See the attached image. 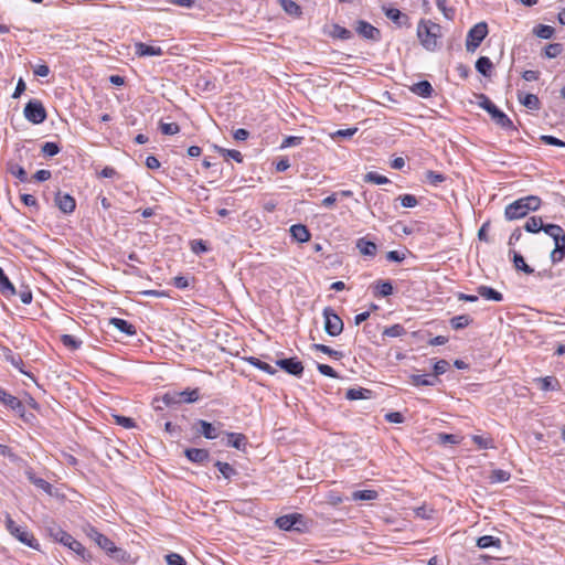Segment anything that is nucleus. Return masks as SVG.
Listing matches in <instances>:
<instances>
[{
  "instance_id": "nucleus-1",
  "label": "nucleus",
  "mask_w": 565,
  "mask_h": 565,
  "mask_svg": "<svg viewBox=\"0 0 565 565\" xmlns=\"http://www.w3.org/2000/svg\"><path fill=\"white\" fill-rule=\"evenodd\" d=\"M45 532L47 536L51 537L54 542L61 543L64 546L68 547L78 556H81L84 561H88L90 558V554L87 553L86 548L82 545V543L75 540L70 533L65 532L54 521H50L46 524Z\"/></svg>"
},
{
  "instance_id": "nucleus-2",
  "label": "nucleus",
  "mask_w": 565,
  "mask_h": 565,
  "mask_svg": "<svg viewBox=\"0 0 565 565\" xmlns=\"http://www.w3.org/2000/svg\"><path fill=\"white\" fill-rule=\"evenodd\" d=\"M541 204L542 200L536 195H527L520 198L505 206L504 217L508 221L523 218L530 212L537 211Z\"/></svg>"
},
{
  "instance_id": "nucleus-3",
  "label": "nucleus",
  "mask_w": 565,
  "mask_h": 565,
  "mask_svg": "<svg viewBox=\"0 0 565 565\" xmlns=\"http://www.w3.org/2000/svg\"><path fill=\"white\" fill-rule=\"evenodd\" d=\"M441 36V26L439 24L426 19L419 21L417 38L425 50L435 52L439 47V39Z\"/></svg>"
},
{
  "instance_id": "nucleus-4",
  "label": "nucleus",
  "mask_w": 565,
  "mask_h": 565,
  "mask_svg": "<svg viewBox=\"0 0 565 565\" xmlns=\"http://www.w3.org/2000/svg\"><path fill=\"white\" fill-rule=\"evenodd\" d=\"M324 318V331L330 337H338L342 333L344 323L339 315L331 307H326L322 311Z\"/></svg>"
},
{
  "instance_id": "nucleus-5",
  "label": "nucleus",
  "mask_w": 565,
  "mask_h": 565,
  "mask_svg": "<svg viewBox=\"0 0 565 565\" xmlns=\"http://www.w3.org/2000/svg\"><path fill=\"white\" fill-rule=\"evenodd\" d=\"M488 35V25L486 22L475 24L468 32L466 39V50L475 52Z\"/></svg>"
},
{
  "instance_id": "nucleus-6",
  "label": "nucleus",
  "mask_w": 565,
  "mask_h": 565,
  "mask_svg": "<svg viewBox=\"0 0 565 565\" xmlns=\"http://www.w3.org/2000/svg\"><path fill=\"white\" fill-rule=\"evenodd\" d=\"M24 117L32 124L39 125L46 120V110L39 99H31L24 107Z\"/></svg>"
},
{
  "instance_id": "nucleus-7",
  "label": "nucleus",
  "mask_w": 565,
  "mask_h": 565,
  "mask_svg": "<svg viewBox=\"0 0 565 565\" xmlns=\"http://www.w3.org/2000/svg\"><path fill=\"white\" fill-rule=\"evenodd\" d=\"M275 524L282 531L301 532L306 525L303 516L300 513H290L276 519Z\"/></svg>"
},
{
  "instance_id": "nucleus-8",
  "label": "nucleus",
  "mask_w": 565,
  "mask_h": 565,
  "mask_svg": "<svg viewBox=\"0 0 565 565\" xmlns=\"http://www.w3.org/2000/svg\"><path fill=\"white\" fill-rule=\"evenodd\" d=\"M276 365L286 373L300 377L303 373V365L297 358H286L276 361Z\"/></svg>"
},
{
  "instance_id": "nucleus-9",
  "label": "nucleus",
  "mask_w": 565,
  "mask_h": 565,
  "mask_svg": "<svg viewBox=\"0 0 565 565\" xmlns=\"http://www.w3.org/2000/svg\"><path fill=\"white\" fill-rule=\"evenodd\" d=\"M0 403L4 405L6 407L14 411L17 414H19L21 417H24L25 407L22 404V402L8 393L4 388L0 387Z\"/></svg>"
},
{
  "instance_id": "nucleus-10",
  "label": "nucleus",
  "mask_w": 565,
  "mask_h": 565,
  "mask_svg": "<svg viewBox=\"0 0 565 565\" xmlns=\"http://www.w3.org/2000/svg\"><path fill=\"white\" fill-rule=\"evenodd\" d=\"M491 119L502 129L504 130H518L514 126L513 121L509 118V116L503 113L499 107H493L489 113Z\"/></svg>"
},
{
  "instance_id": "nucleus-11",
  "label": "nucleus",
  "mask_w": 565,
  "mask_h": 565,
  "mask_svg": "<svg viewBox=\"0 0 565 565\" xmlns=\"http://www.w3.org/2000/svg\"><path fill=\"white\" fill-rule=\"evenodd\" d=\"M359 35L364 39L372 41H380L381 32L377 28L373 26L371 23L360 20L358 21V25L355 28Z\"/></svg>"
},
{
  "instance_id": "nucleus-12",
  "label": "nucleus",
  "mask_w": 565,
  "mask_h": 565,
  "mask_svg": "<svg viewBox=\"0 0 565 565\" xmlns=\"http://www.w3.org/2000/svg\"><path fill=\"white\" fill-rule=\"evenodd\" d=\"M184 456L189 461L198 465H204L211 458L210 451L203 448H186Z\"/></svg>"
},
{
  "instance_id": "nucleus-13",
  "label": "nucleus",
  "mask_w": 565,
  "mask_h": 565,
  "mask_svg": "<svg viewBox=\"0 0 565 565\" xmlns=\"http://www.w3.org/2000/svg\"><path fill=\"white\" fill-rule=\"evenodd\" d=\"M55 204L64 214H71L76 207L75 199L70 194H62L60 191L56 193Z\"/></svg>"
},
{
  "instance_id": "nucleus-14",
  "label": "nucleus",
  "mask_w": 565,
  "mask_h": 565,
  "mask_svg": "<svg viewBox=\"0 0 565 565\" xmlns=\"http://www.w3.org/2000/svg\"><path fill=\"white\" fill-rule=\"evenodd\" d=\"M12 536H14L22 544H24L31 548H34L36 551L40 550V544H39L38 540L24 526H19L18 532H14V534Z\"/></svg>"
},
{
  "instance_id": "nucleus-15",
  "label": "nucleus",
  "mask_w": 565,
  "mask_h": 565,
  "mask_svg": "<svg viewBox=\"0 0 565 565\" xmlns=\"http://www.w3.org/2000/svg\"><path fill=\"white\" fill-rule=\"evenodd\" d=\"M193 427L207 439H215L218 437L217 428L212 423L204 419L196 420Z\"/></svg>"
},
{
  "instance_id": "nucleus-16",
  "label": "nucleus",
  "mask_w": 565,
  "mask_h": 565,
  "mask_svg": "<svg viewBox=\"0 0 565 565\" xmlns=\"http://www.w3.org/2000/svg\"><path fill=\"white\" fill-rule=\"evenodd\" d=\"M135 53L139 57H143V56H161V55H163L164 52L160 46L146 44L143 42H137V43H135Z\"/></svg>"
},
{
  "instance_id": "nucleus-17",
  "label": "nucleus",
  "mask_w": 565,
  "mask_h": 565,
  "mask_svg": "<svg viewBox=\"0 0 565 565\" xmlns=\"http://www.w3.org/2000/svg\"><path fill=\"white\" fill-rule=\"evenodd\" d=\"M3 356L7 362H9L13 367L18 369L22 374H25L26 376L34 380V376L23 370V360L19 354L13 353V351L9 348L3 349Z\"/></svg>"
},
{
  "instance_id": "nucleus-18",
  "label": "nucleus",
  "mask_w": 565,
  "mask_h": 565,
  "mask_svg": "<svg viewBox=\"0 0 565 565\" xmlns=\"http://www.w3.org/2000/svg\"><path fill=\"white\" fill-rule=\"evenodd\" d=\"M162 402V404L167 407L178 405L182 403V394L179 392H168L161 398L156 397L153 404ZM156 411L163 409L161 405H153Z\"/></svg>"
},
{
  "instance_id": "nucleus-19",
  "label": "nucleus",
  "mask_w": 565,
  "mask_h": 565,
  "mask_svg": "<svg viewBox=\"0 0 565 565\" xmlns=\"http://www.w3.org/2000/svg\"><path fill=\"white\" fill-rule=\"evenodd\" d=\"M387 19L393 21L398 26H409V18L396 8H383Z\"/></svg>"
},
{
  "instance_id": "nucleus-20",
  "label": "nucleus",
  "mask_w": 565,
  "mask_h": 565,
  "mask_svg": "<svg viewBox=\"0 0 565 565\" xmlns=\"http://www.w3.org/2000/svg\"><path fill=\"white\" fill-rule=\"evenodd\" d=\"M87 535L96 542V544L108 552L111 547H114L113 541H110L106 535L98 532L95 527H89Z\"/></svg>"
},
{
  "instance_id": "nucleus-21",
  "label": "nucleus",
  "mask_w": 565,
  "mask_h": 565,
  "mask_svg": "<svg viewBox=\"0 0 565 565\" xmlns=\"http://www.w3.org/2000/svg\"><path fill=\"white\" fill-rule=\"evenodd\" d=\"M355 246L363 256L374 257L377 253V245L366 237L359 238Z\"/></svg>"
},
{
  "instance_id": "nucleus-22",
  "label": "nucleus",
  "mask_w": 565,
  "mask_h": 565,
  "mask_svg": "<svg viewBox=\"0 0 565 565\" xmlns=\"http://www.w3.org/2000/svg\"><path fill=\"white\" fill-rule=\"evenodd\" d=\"M374 297H387L393 294V285L390 280L380 279L372 285Z\"/></svg>"
},
{
  "instance_id": "nucleus-23",
  "label": "nucleus",
  "mask_w": 565,
  "mask_h": 565,
  "mask_svg": "<svg viewBox=\"0 0 565 565\" xmlns=\"http://www.w3.org/2000/svg\"><path fill=\"white\" fill-rule=\"evenodd\" d=\"M290 234L299 243H306L310 239L311 234L303 224H295L290 227Z\"/></svg>"
},
{
  "instance_id": "nucleus-24",
  "label": "nucleus",
  "mask_w": 565,
  "mask_h": 565,
  "mask_svg": "<svg viewBox=\"0 0 565 565\" xmlns=\"http://www.w3.org/2000/svg\"><path fill=\"white\" fill-rule=\"evenodd\" d=\"M477 292L479 296L483 297L487 300H491V301H495V302L503 300V295L500 291L493 289L492 287L486 286V285L479 286L477 288Z\"/></svg>"
},
{
  "instance_id": "nucleus-25",
  "label": "nucleus",
  "mask_w": 565,
  "mask_h": 565,
  "mask_svg": "<svg viewBox=\"0 0 565 565\" xmlns=\"http://www.w3.org/2000/svg\"><path fill=\"white\" fill-rule=\"evenodd\" d=\"M373 397V391L369 388L358 387L349 388L345 392V398L349 401L369 399Z\"/></svg>"
},
{
  "instance_id": "nucleus-26",
  "label": "nucleus",
  "mask_w": 565,
  "mask_h": 565,
  "mask_svg": "<svg viewBox=\"0 0 565 565\" xmlns=\"http://www.w3.org/2000/svg\"><path fill=\"white\" fill-rule=\"evenodd\" d=\"M109 323L127 335H135L137 332L134 324L121 318H111Z\"/></svg>"
},
{
  "instance_id": "nucleus-27",
  "label": "nucleus",
  "mask_w": 565,
  "mask_h": 565,
  "mask_svg": "<svg viewBox=\"0 0 565 565\" xmlns=\"http://www.w3.org/2000/svg\"><path fill=\"white\" fill-rule=\"evenodd\" d=\"M555 247L551 252L550 258L552 264H558L565 258V235L558 239L555 241Z\"/></svg>"
},
{
  "instance_id": "nucleus-28",
  "label": "nucleus",
  "mask_w": 565,
  "mask_h": 565,
  "mask_svg": "<svg viewBox=\"0 0 565 565\" xmlns=\"http://www.w3.org/2000/svg\"><path fill=\"white\" fill-rule=\"evenodd\" d=\"M440 380L434 375H411V383L415 386H435Z\"/></svg>"
},
{
  "instance_id": "nucleus-29",
  "label": "nucleus",
  "mask_w": 565,
  "mask_h": 565,
  "mask_svg": "<svg viewBox=\"0 0 565 565\" xmlns=\"http://www.w3.org/2000/svg\"><path fill=\"white\" fill-rule=\"evenodd\" d=\"M227 446H231L237 450H245L247 445V438L243 434L227 433Z\"/></svg>"
},
{
  "instance_id": "nucleus-30",
  "label": "nucleus",
  "mask_w": 565,
  "mask_h": 565,
  "mask_svg": "<svg viewBox=\"0 0 565 565\" xmlns=\"http://www.w3.org/2000/svg\"><path fill=\"white\" fill-rule=\"evenodd\" d=\"M411 90L423 98H428L431 96L434 88L428 81H420L418 83H415L411 87Z\"/></svg>"
},
{
  "instance_id": "nucleus-31",
  "label": "nucleus",
  "mask_w": 565,
  "mask_h": 565,
  "mask_svg": "<svg viewBox=\"0 0 565 565\" xmlns=\"http://www.w3.org/2000/svg\"><path fill=\"white\" fill-rule=\"evenodd\" d=\"M519 102L531 110H539L541 108V102L539 97L534 94H518Z\"/></svg>"
},
{
  "instance_id": "nucleus-32",
  "label": "nucleus",
  "mask_w": 565,
  "mask_h": 565,
  "mask_svg": "<svg viewBox=\"0 0 565 565\" xmlns=\"http://www.w3.org/2000/svg\"><path fill=\"white\" fill-rule=\"evenodd\" d=\"M0 292L6 297L17 295L13 284L10 281L3 269L0 267Z\"/></svg>"
},
{
  "instance_id": "nucleus-33",
  "label": "nucleus",
  "mask_w": 565,
  "mask_h": 565,
  "mask_svg": "<svg viewBox=\"0 0 565 565\" xmlns=\"http://www.w3.org/2000/svg\"><path fill=\"white\" fill-rule=\"evenodd\" d=\"M510 253L512 254V262L516 270L523 271L526 275L534 273V269L525 263L524 257L520 253L515 250Z\"/></svg>"
},
{
  "instance_id": "nucleus-34",
  "label": "nucleus",
  "mask_w": 565,
  "mask_h": 565,
  "mask_svg": "<svg viewBox=\"0 0 565 565\" xmlns=\"http://www.w3.org/2000/svg\"><path fill=\"white\" fill-rule=\"evenodd\" d=\"M492 68L493 64L487 56H480L476 62V70L484 77H489L491 75Z\"/></svg>"
},
{
  "instance_id": "nucleus-35",
  "label": "nucleus",
  "mask_w": 565,
  "mask_h": 565,
  "mask_svg": "<svg viewBox=\"0 0 565 565\" xmlns=\"http://www.w3.org/2000/svg\"><path fill=\"white\" fill-rule=\"evenodd\" d=\"M544 225L545 224H543L542 217H540V216H531L525 222L523 228L526 232H529V233H534L535 234V233H539V232L543 231Z\"/></svg>"
},
{
  "instance_id": "nucleus-36",
  "label": "nucleus",
  "mask_w": 565,
  "mask_h": 565,
  "mask_svg": "<svg viewBox=\"0 0 565 565\" xmlns=\"http://www.w3.org/2000/svg\"><path fill=\"white\" fill-rule=\"evenodd\" d=\"M28 479L31 483L42 489L47 494H52L53 486L46 480L36 477L33 472H28Z\"/></svg>"
},
{
  "instance_id": "nucleus-37",
  "label": "nucleus",
  "mask_w": 565,
  "mask_h": 565,
  "mask_svg": "<svg viewBox=\"0 0 565 565\" xmlns=\"http://www.w3.org/2000/svg\"><path fill=\"white\" fill-rule=\"evenodd\" d=\"M311 349L313 351L322 352L324 354H328L329 356L340 360L344 356V353L342 351H337L326 344L315 343L311 345Z\"/></svg>"
},
{
  "instance_id": "nucleus-38",
  "label": "nucleus",
  "mask_w": 565,
  "mask_h": 565,
  "mask_svg": "<svg viewBox=\"0 0 565 565\" xmlns=\"http://www.w3.org/2000/svg\"><path fill=\"white\" fill-rule=\"evenodd\" d=\"M245 361H247L250 365L257 367L258 370H262L270 375H274L276 373V369L273 367L270 364L263 362L258 358L255 356H248L245 358Z\"/></svg>"
},
{
  "instance_id": "nucleus-39",
  "label": "nucleus",
  "mask_w": 565,
  "mask_h": 565,
  "mask_svg": "<svg viewBox=\"0 0 565 565\" xmlns=\"http://www.w3.org/2000/svg\"><path fill=\"white\" fill-rule=\"evenodd\" d=\"M472 322V318L469 315L455 316L450 319L449 323L452 329L460 330L468 327Z\"/></svg>"
},
{
  "instance_id": "nucleus-40",
  "label": "nucleus",
  "mask_w": 565,
  "mask_h": 565,
  "mask_svg": "<svg viewBox=\"0 0 565 565\" xmlns=\"http://www.w3.org/2000/svg\"><path fill=\"white\" fill-rule=\"evenodd\" d=\"M477 546L480 548L500 547L501 541L492 535H483L477 540Z\"/></svg>"
},
{
  "instance_id": "nucleus-41",
  "label": "nucleus",
  "mask_w": 565,
  "mask_h": 565,
  "mask_svg": "<svg viewBox=\"0 0 565 565\" xmlns=\"http://www.w3.org/2000/svg\"><path fill=\"white\" fill-rule=\"evenodd\" d=\"M543 232L547 234L553 241H559L565 235L564 230L557 224H545Z\"/></svg>"
},
{
  "instance_id": "nucleus-42",
  "label": "nucleus",
  "mask_w": 565,
  "mask_h": 565,
  "mask_svg": "<svg viewBox=\"0 0 565 565\" xmlns=\"http://www.w3.org/2000/svg\"><path fill=\"white\" fill-rule=\"evenodd\" d=\"M533 33L540 39L548 40L554 35L555 30L551 25L539 24L533 29Z\"/></svg>"
},
{
  "instance_id": "nucleus-43",
  "label": "nucleus",
  "mask_w": 565,
  "mask_h": 565,
  "mask_svg": "<svg viewBox=\"0 0 565 565\" xmlns=\"http://www.w3.org/2000/svg\"><path fill=\"white\" fill-rule=\"evenodd\" d=\"M375 490H356L352 493V500L354 501H372L377 498Z\"/></svg>"
},
{
  "instance_id": "nucleus-44",
  "label": "nucleus",
  "mask_w": 565,
  "mask_h": 565,
  "mask_svg": "<svg viewBox=\"0 0 565 565\" xmlns=\"http://www.w3.org/2000/svg\"><path fill=\"white\" fill-rule=\"evenodd\" d=\"M215 150L222 154L225 159L231 158L236 162L241 163L243 161V154L238 150L234 149H225L220 146H214Z\"/></svg>"
},
{
  "instance_id": "nucleus-45",
  "label": "nucleus",
  "mask_w": 565,
  "mask_h": 565,
  "mask_svg": "<svg viewBox=\"0 0 565 565\" xmlns=\"http://www.w3.org/2000/svg\"><path fill=\"white\" fill-rule=\"evenodd\" d=\"M214 466L225 479H231L237 473V471L228 462L217 460L215 461Z\"/></svg>"
},
{
  "instance_id": "nucleus-46",
  "label": "nucleus",
  "mask_w": 565,
  "mask_h": 565,
  "mask_svg": "<svg viewBox=\"0 0 565 565\" xmlns=\"http://www.w3.org/2000/svg\"><path fill=\"white\" fill-rule=\"evenodd\" d=\"M564 50V45L562 43H551L547 44L544 49V56L547 58L557 57Z\"/></svg>"
},
{
  "instance_id": "nucleus-47",
  "label": "nucleus",
  "mask_w": 565,
  "mask_h": 565,
  "mask_svg": "<svg viewBox=\"0 0 565 565\" xmlns=\"http://www.w3.org/2000/svg\"><path fill=\"white\" fill-rule=\"evenodd\" d=\"M363 180L366 183H374V184H386L390 182V180L385 175L379 174L373 171L364 174Z\"/></svg>"
},
{
  "instance_id": "nucleus-48",
  "label": "nucleus",
  "mask_w": 565,
  "mask_h": 565,
  "mask_svg": "<svg viewBox=\"0 0 565 565\" xmlns=\"http://www.w3.org/2000/svg\"><path fill=\"white\" fill-rule=\"evenodd\" d=\"M510 478V472L502 469H494L491 471V475L489 476V479L492 483L505 482Z\"/></svg>"
},
{
  "instance_id": "nucleus-49",
  "label": "nucleus",
  "mask_w": 565,
  "mask_h": 565,
  "mask_svg": "<svg viewBox=\"0 0 565 565\" xmlns=\"http://www.w3.org/2000/svg\"><path fill=\"white\" fill-rule=\"evenodd\" d=\"M8 170L12 175H14L21 182H26L29 180L25 169L19 164L11 163L9 166Z\"/></svg>"
},
{
  "instance_id": "nucleus-50",
  "label": "nucleus",
  "mask_w": 565,
  "mask_h": 565,
  "mask_svg": "<svg viewBox=\"0 0 565 565\" xmlns=\"http://www.w3.org/2000/svg\"><path fill=\"white\" fill-rule=\"evenodd\" d=\"M405 333H406L405 328L399 323L387 327L383 331V335L391 337V338L402 337Z\"/></svg>"
},
{
  "instance_id": "nucleus-51",
  "label": "nucleus",
  "mask_w": 565,
  "mask_h": 565,
  "mask_svg": "<svg viewBox=\"0 0 565 565\" xmlns=\"http://www.w3.org/2000/svg\"><path fill=\"white\" fill-rule=\"evenodd\" d=\"M61 342L71 350H77L82 345V341L72 334H63L61 337Z\"/></svg>"
},
{
  "instance_id": "nucleus-52",
  "label": "nucleus",
  "mask_w": 565,
  "mask_h": 565,
  "mask_svg": "<svg viewBox=\"0 0 565 565\" xmlns=\"http://www.w3.org/2000/svg\"><path fill=\"white\" fill-rule=\"evenodd\" d=\"M280 3L284 10L289 14L299 15L301 13L300 6L292 0H281Z\"/></svg>"
},
{
  "instance_id": "nucleus-53",
  "label": "nucleus",
  "mask_w": 565,
  "mask_h": 565,
  "mask_svg": "<svg viewBox=\"0 0 565 565\" xmlns=\"http://www.w3.org/2000/svg\"><path fill=\"white\" fill-rule=\"evenodd\" d=\"M61 151V147L56 142L47 141L42 146V152L46 157L56 156Z\"/></svg>"
},
{
  "instance_id": "nucleus-54",
  "label": "nucleus",
  "mask_w": 565,
  "mask_h": 565,
  "mask_svg": "<svg viewBox=\"0 0 565 565\" xmlns=\"http://www.w3.org/2000/svg\"><path fill=\"white\" fill-rule=\"evenodd\" d=\"M331 34L333 38H338L341 40H349L352 38V32L343 26H340L339 24L333 25Z\"/></svg>"
},
{
  "instance_id": "nucleus-55",
  "label": "nucleus",
  "mask_w": 565,
  "mask_h": 565,
  "mask_svg": "<svg viewBox=\"0 0 565 565\" xmlns=\"http://www.w3.org/2000/svg\"><path fill=\"white\" fill-rule=\"evenodd\" d=\"M160 131L163 135L172 136L180 131V127L177 122H161L160 124Z\"/></svg>"
},
{
  "instance_id": "nucleus-56",
  "label": "nucleus",
  "mask_w": 565,
  "mask_h": 565,
  "mask_svg": "<svg viewBox=\"0 0 565 565\" xmlns=\"http://www.w3.org/2000/svg\"><path fill=\"white\" fill-rule=\"evenodd\" d=\"M179 394H182V403H193L199 399L200 393L199 388L194 390H185L183 392H179Z\"/></svg>"
},
{
  "instance_id": "nucleus-57",
  "label": "nucleus",
  "mask_w": 565,
  "mask_h": 565,
  "mask_svg": "<svg viewBox=\"0 0 565 565\" xmlns=\"http://www.w3.org/2000/svg\"><path fill=\"white\" fill-rule=\"evenodd\" d=\"M426 178L431 185H438L446 180L444 174L431 170L427 171Z\"/></svg>"
},
{
  "instance_id": "nucleus-58",
  "label": "nucleus",
  "mask_w": 565,
  "mask_h": 565,
  "mask_svg": "<svg viewBox=\"0 0 565 565\" xmlns=\"http://www.w3.org/2000/svg\"><path fill=\"white\" fill-rule=\"evenodd\" d=\"M449 362L446 361V360H438L435 364H434V376L438 377L439 375H443L444 373L447 372V370L449 369Z\"/></svg>"
},
{
  "instance_id": "nucleus-59",
  "label": "nucleus",
  "mask_w": 565,
  "mask_h": 565,
  "mask_svg": "<svg viewBox=\"0 0 565 565\" xmlns=\"http://www.w3.org/2000/svg\"><path fill=\"white\" fill-rule=\"evenodd\" d=\"M477 98L479 99L478 105L488 114L491 111L493 107H495L491 99L484 94H479Z\"/></svg>"
},
{
  "instance_id": "nucleus-60",
  "label": "nucleus",
  "mask_w": 565,
  "mask_h": 565,
  "mask_svg": "<svg viewBox=\"0 0 565 565\" xmlns=\"http://www.w3.org/2000/svg\"><path fill=\"white\" fill-rule=\"evenodd\" d=\"M540 139L543 143L548 146L565 147V141L551 135H542Z\"/></svg>"
},
{
  "instance_id": "nucleus-61",
  "label": "nucleus",
  "mask_w": 565,
  "mask_h": 565,
  "mask_svg": "<svg viewBox=\"0 0 565 565\" xmlns=\"http://www.w3.org/2000/svg\"><path fill=\"white\" fill-rule=\"evenodd\" d=\"M317 369L324 376H328V377H331V379H338L339 377V374L328 364L318 363L317 364Z\"/></svg>"
},
{
  "instance_id": "nucleus-62",
  "label": "nucleus",
  "mask_w": 565,
  "mask_h": 565,
  "mask_svg": "<svg viewBox=\"0 0 565 565\" xmlns=\"http://www.w3.org/2000/svg\"><path fill=\"white\" fill-rule=\"evenodd\" d=\"M168 565H186L185 559L178 553H170L166 555Z\"/></svg>"
},
{
  "instance_id": "nucleus-63",
  "label": "nucleus",
  "mask_w": 565,
  "mask_h": 565,
  "mask_svg": "<svg viewBox=\"0 0 565 565\" xmlns=\"http://www.w3.org/2000/svg\"><path fill=\"white\" fill-rule=\"evenodd\" d=\"M401 200V204L404 207H415L418 204V201L413 194H404L398 198Z\"/></svg>"
},
{
  "instance_id": "nucleus-64",
  "label": "nucleus",
  "mask_w": 565,
  "mask_h": 565,
  "mask_svg": "<svg viewBox=\"0 0 565 565\" xmlns=\"http://www.w3.org/2000/svg\"><path fill=\"white\" fill-rule=\"evenodd\" d=\"M192 252L195 254H202L209 250L206 242L202 239H194L191 243Z\"/></svg>"
}]
</instances>
